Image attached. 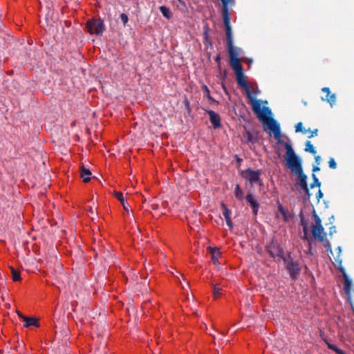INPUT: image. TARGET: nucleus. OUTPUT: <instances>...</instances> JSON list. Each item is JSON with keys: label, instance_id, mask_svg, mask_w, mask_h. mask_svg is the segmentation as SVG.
Returning a JSON list of instances; mask_svg holds the SVG:
<instances>
[{"label": "nucleus", "instance_id": "nucleus-1", "mask_svg": "<svg viewBox=\"0 0 354 354\" xmlns=\"http://www.w3.org/2000/svg\"><path fill=\"white\" fill-rule=\"evenodd\" d=\"M239 55H234L230 56V65L235 72L237 84L246 91V95L248 98L250 100L252 111L257 115V117L259 119L263 120V115L261 113V102L259 100H257L252 96V94L249 89V86L244 75L243 66L239 62Z\"/></svg>", "mask_w": 354, "mask_h": 354}, {"label": "nucleus", "instance_id": "nucleus-2", "mask_svg": "<svg viewBox=\"0 0 354 354\" xmlns=\"http://www.w3.org/2000/svg\"><path fill=\"white\" fill-rule=\"evenodd\" d=\"M261 113L263 115V120L259 119L266 123L268 127V129L272 131L274 134V139L277 141L278 143L281 144L282 145L284 143H286L285 141L281 140V129L279 122L272 118H268L267 115L271 114V111L268 107L261 106Z\"/></svg>", "mask_w": 354, "mask_h": 354}, {"label": "nucleus", "instance_id": "nucleus-3", "mask_svg": "<svg viewBox=\"0 0 354 354\" xmlns=\"http://www.w3.org/2000/svg\"><path fill=\"white\" fill-rule=\"evenodd\" d=\"M284 148L286 150V166L289 168L292 172L298 173V171L303 170L301 167V159L295 154L292 146L287 143H284L283 145Z\"/></svg>", "mask_w": 354, "mask_h": 354}, {"label": "nucleus", "instance_id": "nucleus-4", "mask_svg": "<svg viewBox=\"0 0 354 354\" xmlns=\"http://www.w3.org/2000/svg\"><path fill=\"white\" fill-rule=\"evenodd\" d=\"M283 261L285 263V267L288 270L290 278L292 280H296L300 274L301 268L297 261L294 260L290 254L283 258Z\"/></svg>", "mask_w": 354, "mask_h": 354}, {"label": "nucleus", "instance_id": "nucleus-5", "mask_svg": "<svg viewBox=\"0 0 354 354\" xmlns=\"http://www.w3.org/2000/svg\"><path fill=\"white\" fill-rule=\"evenodd\" d=\"M313 214L315 218V224L312 225V234L316 240L324 241H325L326 234L324 232V227L322 225V220L317 214L315 209L313 210Z\"/></svg>", "mask_w": 354, "mask_h": 354}, {"label": "nucleus", "instance_id": "nucleus-6", "mask_svg": "<svg viewBox=\"0 0 354 354\" xmlns=\"http://www.w3.org/2000/svg\"><path fill=\"white\" fill-rule=\"evenodd\" d=\"M86 28L91 35H102L105 30V26L102 19H92L88 20L86 22Z\"/></svg>", "mask_w": 354, "mask_h": 354}, {"label": "nucleus", "instance_id": "nucleus-7", "mask_svg": "<svg viewBox=\"0 0 354 354\" xmlns=\"http://www.w3.org/2000/svg\"><path fill=\"white\" fill-rule=\"evenodd\" d=\"M266 251L272 258L278 257L281 259H283L286 257L284 256V250L277 243V240L272 239L270 244L266 246Z\"/></svg>", "mask_w": 354, "mask_h": 354}, {"label": "nucleus", "instance_id": "nucleus-8", "mask_svg": "<svg viewBox=\"0 0 354 354\" xmlns=\"http://www.w3.org/2000/svg\"><path fill=\"white\" fill-rule=\"evenodd\" d=\"M225 32L226 35V43L229 56L239 55L241 48H235L233 45L232 31L230 25H225Z\"/></svg>", "mask_w": 354, "mask_h": 354}, {"label": "nucleus", "instance_id": "nucleus-9", "mask_svg": "<svg viewBox=\"0 0 354 354\" xmlns=\"http://www.w3.org/2000/svg\"><path fill=\"white\" fill-rule=\"evenodd\" d=\"M222 3V16L223 19V25H230V15L229 7L234 3V0H221Z\"/></svg>", "mask_w": 354, "mask_h": 354}, {"label": "nucleus", "instance_id": "nucleus-10", "mask_svg": "<svg viewBox=\"0 0 354 354\" xmlns=\"http://www.w3.org/2000/svg\"><path fill=\"white\" fill-rule=\"evenodd\" d=\"M296 175L298 176V179L297 180V185H298L300 188L305 192V194L308 196V198L311 196V194L309 190V187L307 183V176L304 173L303 170L298 171V173H295Z\"/></svg>", "mask_w": 354, "mask_h": 354}, {"label": "nucleus", "instance_id": "nucleus-11", "mask_svg": "<svg viewBox=\"0 0 354 354\" xmlns=\"http://www.w3.org/2000/svg\"><path fill=\"white\" fill-rule=\"evenodd\" d=\"M261 174V171H254L251 169H247L244 171V178L248 179L251 184L257 183H258L259 185L261 184V181L259 178V176Z\"/></svg>", "mask_w": 354, "mask_h": 354}, {"label": "nucleus", "instance_id": "nucleus-12", "mask_svg": "<svg viewBox=\"0 0 354 354\" xmlns=\"http://www.w3.org/2000/svg\"><path fill=\"white\" fill-rule=\"evenodd\" d=\"M342 263V259L338 258L337 260V266L344 277V290L346 292L349 293L351 291V280L349 279L346 275L345 268L343 267Z\"/></svg>", "mask_w": 354, "mask_h": 354}, {"label": "nucleus", "instance_id": "nucleus-13", "mask_svg": "<svg viewBox=\"0 0 354 354\" xmlns=\"http://www.w3.org/2000/svg\"><path fill=\"white\" fill-rule=\"evenodd\" d=\"M246 201L250 204L252 214L256 216L259 208V203L255 199L254 196L252 193H248L245 196Z\"/></svg>", "mask_w": 354, "mask_h": 354}, {"label": "nucleus", "instance_id": "nucleus-14", "mask_svg": "<svg viewBox=\"0 0 354 354\" xmlns=\"http://www.w3.org/2000/svg\"><path fill=\"white\" fill-rule=\"evenodd\" d=\"M209 116V120L214 129H218L221 127V118L220 115L212 110L207 111Z\"/></svg>", "mask_w": 354, "mask_h": 354}, {"label": "nucleus", "instance_id": "nucleus-15", "mask_svg": "<svg viewBox=\"0 0 354 354\" xmlns=\"http://www.w3.org/2000/svg\"><path fill=\"white\" fill-rule=\"evenodd\" d=\"M222 210H223V215L225 219L227 225L229 227L230 230L233 228V223L230 218V210L227 208L226 205L222 202L221 204Z\"/></svg>", "mask_w": 354, "mask_h": 354}, {"label": "nucleus", "instance_id": "nucleus-16", "mask_svg": "<svg viewBox=\"0 0 354 354\" xmlns=\"http://www.w3.org/2000/svg\"><path fill=\"white\" fill-rule=\"evenodd\" d=\"M322 92L326 93V97H322V100H326L332 106L336 102L335 94H330V91L328 87H324L322 88Z\"/></svg>", "mask_w": 354, "mask_h": 354}, {"label": "nucleus", "instance_id": "nucleus-17", "mask_svg": "<svg viewBox=\"0 0 354 354\" xmlns=\"http://www.w3.org/2000/svg\"><path fill=\"white\" fill-rule=\"evenodd\" d=\"M23 321L24 322V326L28 328L30 326L39 327L38 319L35 317H23Z\"/></svg>", "mask_w": 354, "mask_h": 354}, {"label": "nucleus", "instance_id": "nucleus-18", "mask_svg": "<svg viewBox=\"0 0 354 354\" xmlns=\"http://www.w3.org/2000/svg\"><path fill=\"white\" fill-rule=\"evenodd\" d=\"M115 196L120 201L125 212L129 214L130 205L125 202L122 193L116 192H115Z\"/></svg>", "mask_w": 354, "mask_h": 354}, {"label": "nucleus", "instance_id": "nucleus-19", "mask_svg": "<svg viewBox=\"0 0 354 354\" xmlns=\"http://www.w3.org/2000/svg\"><path fill=\"white\" fill-rule=\"evenodd\" d=\"M210 254L212 260L214 264L218 263V258L221 257V253L218 248H210Z\"/></svg>", "mask_w": 354, "mask_h": 354}, {"label": "nucleus", "instance_id": "nucleus-20", "mask_svg": "<svg viewBox=\"0 0 354 354\" xmlns=\"http://www.w3.org/2000/svg\"><path fill=\"white\" fill-rule=\"evenodd\" d=\"M81 178L84 183H88L91 180V172L88 169H86L84 165L81 167Z\"/></svg>", "mask_w": 354, "mask_h": 354}, {"label": "nucleus", "instance_id": "nucleus-21", "mask_svg": "<svg viewBox=\"0 0 354 354\" xmlns=\"http://www.w3.org/2000/svg\"><path fill=\"white\" fill-rule=\"evenodd\" d=\"M300 223L303 228L304 239L306 240H308V221L305 219L304 216H301Z\"/></svg>", "mask_w": 354, "mask_h": 354}, {"label": "nucleus", "instance_id": "nucleus-22", "mask_svg": "<svg viewBox=\"0 0 354 354\" xmlns=\"http://www.w3.org/2000/svg\"><path fill=\"white\" fill-rule=\"evenodd\" d=\"M209 28L207 24H204L203 32V41H204V43H207L210 46H212V44L209 41Z\"/></svg>", "mask_w": 354, "mask_h": 354}, {"label": "nucleus", "instance_id": "nucleus-23", "mask_svg": "<svg viewBox=\"0 0 354 354\" xmlns=\"http://www.w3.org/2000/svg\"><path fill=\"white\" fill-rule=\"evenodd\" d=\"M304 150L305 151L308 152L313 155H315L317 153V151L315 147L309 140L306 141Z\"/></svg>", "mask_w": 354, "mask_h": 354}, {"label": "nucleus", "instance_id": "nucleus-24", "mask_svg": "<svg viewBox=\"0 0 354 354\" xmlns=\"http://www.w3.org/2000/svg\"><path fill=\"white\" fill-rule=\"evenodd\" d=\"M12 279L14 281H19L21 280L20 272L15 270L13 267L10 268Z\"/></svg>", "mask_w": 354, "mask_h": 354}, {"label": "nucleus", "instance_id": "nucleus-25", "mask_svg": "<svg viewBox=\"0 0 354 354\" xmlns=\"http://www.w3.org/2000/svg\"><path fill=\"white\" fill-rule=\"evenodd\" d=\"M160 11L161 12L162 15L167 19H170L171 17V13L167 7L165 6H160Z\"/></svg>", "mask_w": 354, "mask_h": 354}, {"label": "nucleus", "instance_id": "nucleus-26", "mask_svg": "<svg viewBox=\"0 0 354 354\" xmlns=\"http://www.w3.org/2000/svg\"><path fill=\"white\" fill-rule=\"evenodd\" d=\"M295 128V132H297V133L301 132L303 134H306L308 133V131H310V129H306L303 127V124L301 122H299L297 124H296Z\"/></svg>", "mask_w": 354, "mask_h": 354}, {"label": "nucleus", "instance_id": "nucleus-27", "mask_svg": "<svg viewBox=\"0 0 354 354\" xmlns=\"http://www.w3.org/2000/svg\"><path fill=\"white\" fill-rule=\"evenodd\" d=\"M313 183L310 185V187L313 189L315 187H319L321 186V182L319 180L318 178L315 175V174H312Z\"/></svg>", "mask_w": 354, "mask_h": 354}, {"label": "nucleus", "instance_id": "nucleus-28", "mask_svg": "<svg viewBox=\"0 0 354 354\" xmlns=\"http://www.w3.org/2000/svg\"><path fill=\"white\" fill-rule=\"evenodd\" d=\"M234 195L235 197L239 200L243 199V193L241 190V188L239 184L236 185L235 190H234Z\"/></svg>", "mask_w": 354, "mask_h": 354}, {"label": "nucleus", "instance_id": "nucleus-29", "mask_svg": "<svg viewBox=\"0 0 354 354\" xmlns=\"http://www.w3.org/2000/svg\"><path fill=\"white\" fill-rule=\"evenodd\" d=\"M202 90L204 93V96L207 97L209 100L214 101V100L210 95V91L206 85L202 86Z\"/></svg>", "mask_w": 354, "mask_h": 354}, {"label": "nucleus", "instance_id": "nucleus-30", "mask_svg": "<svg viewBox=\"0 0 354 354\" xmlns=\"http://www.w3.org/2000/svg\"><path fill=\"white\" fill-rule=\"evenodd\" d=\"M327 345L328 348L334 351L337 354H344V351L342 349L337 348L335 345L329 343H327Z\"/></svg>", "mask_w": 354, "mask_h": 354}, {"label": "nucleus", "instance_id": "nucleus-31", "mask_svg": "<svg viewBox=\"0 0 354 354\" xmlns=\"http://www.w3.org/2000/svg\"><path fill=\"white\" fill-rule=\"evenodd\" d=\"M322 242L324 243V246L326 248L327 252L329 254H333L331 245H330V242L327 240L326 237L325 238V241H322Z\"/></svg>", "mask_w": 354, "mask_h": 354}, {"label": "nucleus", "instance_id": "nucleus-32", "mask_svg": "<svg viewBox=\"0 0 354 354\" xmlns=\"http://www.w3.org/2000/svg\"><path fill=\"white\" fill-rule=\"evenodd\" d=\"M212 286H213V289H214L213 290H214V296L215 298H217L221 294L222 288L218 287L215 284H212Z\"/></svg>", "mask_w": 354, "mask_h": 354}, {"label": "nucleus", "instance_id": "nucleus-33", "mask_svg": "<svg viewBox=\"0 0 354 354\" xmlns=\"http://www.w3.org/2000/svg\"><path fill=\"white\" fill-rule=\"evenodd\" d=\"M245 138H246L248 142L253 143L254 142V138L250 131L245 132Z\"/></svg>", "mask_w": 354, "mask_h": 354}, {"label": "nucleus", "instance_id": "nucleus-34", "mask_svg": "<svg viewBox=\"0 0 354 354\" xmlns=\"http://www.w3.org/2000/svg\"><path fill=\"white\" fill-rule=\"evenodd\" d=\"M278 203V210L279 212L284 216L286 217V209L283 207V206L279 203V201L277 202Z\"/></svg>", "mask_w": 354, "mask_h": 354}, {"label": "nucleus", "instance_id": "nucleus-35", "mask_svg": "<svg viewBox=\"0 0 354 354\" xmlns=\"http://www.w3.org/2000/svg\"><path fill=\"white\" fill-rule=\"evenodd\" d=\"M328 166L330 169H335L337 168V163L333 158H330L328 161Z\"/></svg>", "mask_w": 354, "mask_h": 354}, {"label": "nucleus", "instance_id": "nucleus-36", "mask_svg": "<svg viewBox=\"0 0 354 354\" xmlns=\"http://www.w3.org/2000/svg\"><path fill=\"white\" fill-rule=\"evenodd\" d=\"M120 17L122 22L125 26L129 21V17H128L127 15L122 13L120 15Z\"/></svg>", "mask_w": 354, "mask_h": 354}, {"label": "nucleus", "instance_id": "nucleus-37", "mask_svg": "<svg viewBox=\"0 0 354 354\" xmlns=\"http://www.w3.org/2000/svg\"><path fill=\"white\" fill-rule=\"evenodd\" d=\"M310 133V135L308 136V138H313L315 136H317V134H318V129H315L313 130H310V131H308Z\"/></svg>", "mask_w": 354, "mask_h": 354}, {"label": "nucleus", "instance_id": "nucleus-38", "mask_svg": "<svg viewBox=\"0 0 354 354\" xmlns=\"http://www.w3.org/2000/svg\"><path fill=\"white\" fill-rule=\"evenodd\" d=\"M337 257L335 258V262L337 263V259H341L340 256H341V253H342V248L340 246H338L337 248Z\"/></svg>", "mask_w": 354, "mask_h": 354}, {"label": "nucleus", "instance_id": "nucleus-39", "mask_svg": "<svg viewBox=\"0 0 354 354\" xmlns=\"http://www.w3.org/2000/svg\"><path fill=\"white\" fill-rule=\"evenodd\" d=\"M323 196H324V194H323L322 192L321 191V189H319V191L316 195V198H317V201H319L320 198H322L323 197Z\"/></svg>", "mask_w": 354, "mask_h": 354}, {"label": "nucleus", "instance_id": "nucleus-40", "mask_svg": "<svg viewBox=\"0 0 354 354\" xmlns=\"http://www.w3.org/2000/svg\"><path fill=\"white\" fill-rule=\"evenodd\" d=\"M336 232L335 226L332 225L329 229V235L332 236L333 233Z\"/></svg>", "mask_w": 354, "mask_h": 354}, {"label": "nucleus", "instance_id": "nucleus-41", "mask_svg": "<svg viewBox=\"0 0 354 354\" xmlns=\"http://www.w3.org/2000/svg\"><path fill=\"white\" fill-rule=\"evenodd\" d=\"M184 104L188 111H190L189 102L187 98L185 99Z\"/></svg>", "mask_w": 354, "mask_h": 354}, {"label": "nucleus", "instance_id": "nucleus-42", "mask_svg": "<svg viewBox=\"0 0 354 354\" xmlns=\"http://www.w3.org/2000/svg\"><path fill=\"white\" fill-rule=\"evenodd\" d=\"M319 171H320L319 167L317 165H313V174H315V172Z\"/></svg>", "mask_w": 354, "mask_h": 354}, {"label": "nucleus", "instance_id": "nucleus-43", "mask_svg": "<svg viewBox=\"0 0 354 354\" xmlns=\"http://www.w3.org/2000/svg\"><path fill=\"white\" fill-rule=\"evenodd\" d=\"M321 157L319 156H316L315 157V163L319 165L320 164Z\"/></svg>", "mask_w": 354, "mask_h": 354}, {"label": "nucleus", "instance_id": "nucleus-44", "mask_svg": "<svg viewBox=\"0 0 354 354\" xmlns=\"http://www.w3.org/2000/svg\"><path fill=\"white\" fill-rule=\"evenodd\" d=\"M220 60H221L220 55H217V56L215 57V62H216L218 64H219V63H220Z\"/></svg>", "mask_w": 354, "mask_h": 354}, {"label": "nucleus", "instance_id": "nucleus-45", "mask_svg": "<svg viewBox=\"0 0 354 354\" xmlns=\"http://www.w3.org/2000/svg\"><path fill=\"white\" fill-rule=\"evenodd\" d=\"M17 315L19 317H21L22 319H23V317H25L24 315H23L21 313H20L19 312H17Z\"/></svg>", "mask_w": 354, "mask_h": 354}, {"label": "nucleus", "instance_id": "nucleus-46", "mask_svg": "<svg viewBox=\"0 0 354 354\" xmlns=\"http://www.w3.org/2000/svg\"><path fill=\"white\" fill-rule=\"evenodd\" d=\"M237 161H238V162H241V161H242V160H241V158H237Z\"/></svg>", "mask_w": 354, "mask_h": 354}, {"label": "nucleus", "instance_id": "nucleus-47", "mask_svg": "<svg viewBox=\"0 0 354 354\" xmlns=\"http://www.w3.org/2000/svg\"><path fill=\"white\" fill-rule=\"evenodd\" d=\"M180 3H183V1L181 0H178Z\"/></svg>", "mask_w": 354, "mask_h": 354}]
</instances>
